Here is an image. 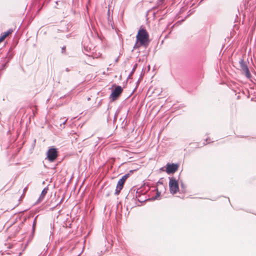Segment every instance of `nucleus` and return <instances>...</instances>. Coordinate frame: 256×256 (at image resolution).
<instances>
[{
  "instance_id": "obj_3",
  "label": "nucleus",
  "mask_w": 256,
  "mask_h": 256,
  "mask_svg": "<svg viewBox=\"0 0 256 256\" xmlns=\"http://www.w3.org/2000/svg\"><path fill=\"white\" fill-rule=\"evenodd\" d=\"M130 176V174H126L121 179H120L117 184V186L116 189L115 194L118 195L121 190L124 187V185L128 178Z\"/></svg>"
},
{
  "instance_id": "obj_7",
  "label": "nucleus",
  "mask_w": 256,
  "mask_h": 256,
  "mask_svg": "<svg viewBox=\"0 0 256 256\" xmlns=\"http://www.w3.org/2000/svg\"><path fill=\"white\" fill-rule=\"evenodd\" d=\"M178 164H168L166 167V172L168 174L175 172L178 168Z\"/></svg>"
},
{
  "instance_id": "obj_10",
  "label": "nucleus",
  "mask_w": 256,
  "mask_h": 256,
  "mask_svg": "<svg viewBox=\"0 0 256 256\" xmlns=\"http://www.w3.org/2000/svg\"><path fill=\"white\" fill-rule=\"evenodd\" d=\"M2 184L4 185L2 189L4 190L5 191H8V190H9L12 186V184H10V183L8 182H4Z\"/></svg>"
},
{
  "instance_id": "obj_11",
  "label": "nucleus",
  "mask_w": 256,
  "mask_h": 256,
  "mask_svg": "<svg viewBox=\"0 0 256 256\" xmlns=\"http://www.w3.org/2000/svg\"><path fill=\"white\" fill-rule=\"evenodd\" d=\"M48 191V188H44L42 192V194H40V198L41 200L43 199L44 198V196H46V194H47Z\"/></svg>"
},
{
  "instance_id": "obj_2",
  "label": "nucleus",
  "mask_w": 256,
  "mask_h": 256,
  "mask_svg": "<svg viewBox=\"0 0 256 256\" xmlns=\"http://www.w3.org/2000/svg\"><path fill=\"white\" fill-rule=\"evenodd\" d=\"M169 188L170 192L172 194H176L179 190V186L178 181L174 178H170L169 182Z\"/></svg>"
},
{
  "instance_id": "obj_8",
  "label": "nucleus",
  "mask_w": 256,
  "mask_h": 256,
  "mask_svg": "<svg viewBox=\"0 0 256 256\" xmlns=\"http://www.w3.org/2000/svg\"><path fill=\"white\" fill-rule=\"evenodd\" d=\"M13 30L10 29L8 31L2 33L0 36V44L4 42L7 36L11 34Z\"/></svg>"
},
{
  "instance_id": "obj_12",
  "label": "nucleus",
  "mask_w": 256,
  "mask_h": 256,
  "mask_svg": "<svg viewBox=\"0 0 256 256\" xmlns=\"http://www.w3.org/2000/svg\"><path fill=\"white\" fill-rule=\"evenodd\" d=\"M66 51V46H64L62 48V52H64Z\"/></svg>"
},
{
  "instance_id": "obj_5",
  "label": "nucleus",
  "mask_w": 256,
  "mask_h": 256,
  "mask_svg": "<svg viewBox=\"0 0 256 256\" xmlns=\"http://www.w3.org/2000/svg\"><path fill=\"white\" fill-rule=\"evenodd\" d=\"M240 66V70L242 71V73L245 74V76L248 78H250L251 76L250 72L248 70V68L247 66L246 62L244 61V60L241 59L239 62Z\"/></svg>"
},
{
  "instance_id": "obj_9",
  "label": "nucleus",
  "mask_w": 256,
  "mask_h": 256,
  "mask_svg": "<svg viewBox=\"0 0 256 256\" xmlns=\"http://www.w3.org/2000/svg\"><path fill=\"white\" fill-rule=\"evenodd\" d=\"M190 148L192 151L194 150L195 149L200 148V146L199 144L196 142H193L190 144Z\"/></svg>"
},
{
  "instance_id": "obj_6",
  "label": "nucleus",
  "mask_w": 256,
  "mask_h": 256,
  "mask_svg": "<svg viewBox=\"0 0 256 256\" xmlns=\"http://www.w3.org/2000/svg\"><path fill=\"white\" fill-rule=\"evenodd\" d=\"M122 91L123 90L120 86H116L112 92L110 94V98H112V100H116L120 96Z\"/></svg>"
},
{
  "instance_id": "obj_1",
  "label": "nucleus",
  "mask_w": 256,
  "mask_h": 256,
  "mask_svg": "<svg viewBox=\"0 0 256 256\" xmlns=\"http://www.w3.org/2000/svg\"><path fill=\"white\" fill-rule=\"evenodd\" d=\"M150 42V40L148 32L145 28H140L138 30L136 36V42L134 47H146Z\"/></svg>"
},
{
  "instance_id": "obj_13",
  "label": "nucleus",
  "mask_w": 256,
  "mask_h": 256,
  "mask_svg": "<svg viewBox=\"0 0 256 256\" xmlns=\"http://www.w3.org/2000/svg\"><path fill=\"white\" fill-rule=\"evenodd\" d=\"M130 173H132V172H133V170H130Z\"/></svg>"
},
{
  "instance_id": "obj_4",
  "label": "nucleus",
  "mask_w": 256,
  "mask_h": 256,
  "mask_svg": "<svg viewBox=\"0 0 256 256\" xmlns=\"http://www.w3.org/2000/svg\"><path fill=\"white\" fill-rule=\"evenodd\" d=\"M58 156V152L56 148H51L47 152V158L50 162H54Z\"/></svg>"
}]
</instances>
